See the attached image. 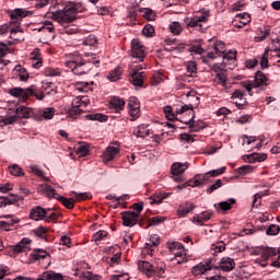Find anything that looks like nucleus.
Segmentation results:
<instances>
[{"mask_svg":"<svg viewBox=\"0 0 280 280\" xmlns=\"http://www.w3.org/2000/svg\"><path fill=\"white\" fill-rule=\"evenodd\" d=\"M52 19L58 21L60 25H65L67 23H73L78 19V13L75 12V8L73 4H67L63 10L52 11Z\"/></svg>","mask_w":280,"mask_h":280,"instance_id":"nucleus-1","label":"nucleus"},{"mask_svg":"<svg viewBox=\"0 0 280 280\" xmlns=\"http://www.w3.org/2000/svg\"><path fill=\"white\" fill-rule=\"evenodd\" d=\"M27 14H30V12L23 9H14L10 13L11 22L9 27L11 34H23V28H21V21H23Z\"/></svg>","mask_w":280,"mask_h":280,"instance_id":"nucleus-2","label":"nucleus"},{"mask_svg":"<svg viewBox=\"0 0 280 280\" xmlns=\"http://www.w3.org/2000/svg\"><path fill=\"white\" fill-rule=\"evenodd\" d=\"M187 110L189 112V119L186 118H182L179 119V121L182 124H185V126H188V128L190 129V132H198V130H202V128L205 127H200L196 124V112H194V105H184L182 106L176 113L177 115H183L184 113H187Z\"/></svg>","mask_w":280,"mask_h":280,"instance_id":"nucleus-3","label":"nucleus"},{"mask_svg":"<svg viewBox=\"0 0 280 280\" xmlns=\"http://www.w3.org/2000/svg\"><path fill=\"white\" fill-rule=\"evenodd\" d=\"M131 58H136L139 62H143V59L145 58V47L139 38L131 40Z\"/></svg>","mask_w":280,"mask_h":280,"instance_id":"nucleus-4","label":"nucleus"},{"mask_svg":"<svg viewBox=\"0 0 280 280\" xmlns=\"http://www.w3.org/2000/svg\"><path fill=\"white\" fill-rule=\"evenodd\" d=\"M121 215H122L124 226L132 228L137 224L139 220V213L135 211H125V212H121Z\"/></svg>","mask_w":280,"mask_h":280,"instance_id":"nucleus-5","label":"nucleus"},{"mask_svg":"<svg viewBox=\"0 0 280 280\" xmlns=\"http://www.w3.org/2000/svg\"><path fill=\"white\" fill-rule=\"evenodd\" d=\"M214 270L231 272V270H235V260L231 257H223L220 261V266H215Z\"/></svg>","mask_w":280,"mask_h":280,"instance_id":"nucleus-6","label":"nucleus"},{"mask_svg":"<svg viewBox=\"0 0 280 280\" xmlns=\"http://www.w3.org/2000/svg\"><path fill=\"white\" fill-rule=\"evenodd\" d=\"M248 23H250V15L246 12L236 14L235 19L232 21L234 27H237L238 30L248 25Z\"/></svg>","mask_w":280,"mask_h":280,"instance_id":"nucleus-7","label":"nucleus"},{"mask_svg":"<svg viewBox=\"0 0 280 280\" xmlns=\"http://www.w3.org/2000/svg\"><path fill=\"white\" fill-rule=\"evenodd\" d=\"M139 69L140 68H133L131 78L129 79L131 84H133V86H143V82L145 80V72L144 71L139 72Z\"/></svg>","mask_w":280,"mask_h":280,"instance_id":"nucleus-8","label":"nucleus"},{"mask_svg":"<svg viewBox=\"0 0 280 280\" xmlns=\"http://www.w3.org/2000/svg\"><path fill=\"white\" fill-rule=\"evenodd\" d=\"M47 211H51V209H44L40 206H37L31 210L30 219L35 220V222H38V220H45L47 218Z\"/></svg>","mask_w":280,"mask_h":280,"instance_id":"nucleus-9","label":"nucleus"},{"mask_svg":"<svg viewBox=\"0 0 280 280\" xmlns=\"http://www.w3.org/2000/svg\"><path fill=\"white\" fill-rule=\"evenodd\" d=\"M10 95L13 97H23L24 100H27L30 95H34V90L31 88L22 89V88H13L9 90Z\"/></svg>","mask_w":280,"mask_h":280,"instance_id":"nucleus-10","label":"nucleus"},{"mask_svg":"<svg viewBox=\"0 0 280 280\" xmlns=\"http://www.w3.org/2000/svg\"><path fill=\"white\" fill-rule=\"evenodd\" d=\"M138 268L141 272H144L147 277H153V275H156V271L154 270V266L145 260H139Z\"/></svg>","mask_w":280,"mask_h":280,"instance_id":"nucleus-11","label":"nucleus"},{"mask_svg":"<svg viewBox=\"0 0 280 280\" xmlns=\"http://www.w3.org/2000/svg\"><path fill=\"white\" fill-rule=\"evenodd\" d=\"M119 153V147H107L103 153V163H110L115 155Z\"/></svg>","mask_w":280,"mask_h":280,"instance_id":"nucleus-12","label":"nucleus"},{"mask_svg":"<svg viewBox=\"0 0 280 280\" xmlns=\"http://www.w3.org/2000/svg\"><path fill=\"white\" fill-rule=\"evenodd\" d=\"M207 270H213V266H211V260L206 261V264H199L197 266H195L191 269L192 275H195V277H198V275H205L207 272Z\"/></svg>","mask_w":280,"mask_h":280,"instance_id":"nucleus-13","label":"nucleus"},{"mask_svg":"<svg viewBox=\"0 0 280 280\" xmlns=\"http://www.w3.org/2000/svg\"><path fill=\"white\" fill-rule=\"evenodd\" d=\"M259 86H268V77L261 70H258L254 79V88L259 89Z\"/></svg>","mask_w":280,"mask_h":280,"instance_id":"nucleus-14","label":"nucleus"},{"mask_svg":"<svg viewBox=\"0 0 280 280\" xmlns=\"http://www.w3.org/2000/svg\"><path fill=\"white\" fill-rule=\"evenodd\" d=\"M32 259H34L35 261H40V260H45V259H51V255H49V253H47V250L45 249H40V248H35L33 250V253L31 254Z\"/></svg>","mask_w":280,"mask_h":280,"instance_id":"nucleus-15","label":"nucleus"},{"mask_svg":"<svg viewBox=\"0 0 280 280\" xmlns=\"http://www.w3.org/2000/svg\"><path fill=\"white\" fill-rule=\"evenodd\" d=\"M207 16H209V13H206L198 18H194L187 22V26L188 27H199V30H202L201 23H207V21H208Z\"/></svg>","mask_w":280,"mask_h":280,"instance_id":"nucleus-16","label":"nucleus"},{"mask_svg":"<svg viewBox=\"0 0 280 280\" xmlns=\"http://www.w3.org/2000/svg\"><path fill=\"white\" fill-rule=\"evenodd\" d=\"M212 69L215 71L217 78L222 86H226V69L221 68L218 65H214Z\"/></svg>","mask_w":280,"mask_h":280,"instance_id":"nucleus-17","label":"nucleus"},{"mask_svg":"<svg viewBox=\"0 0 280 280\" xmlns=\"http://www.w3.org/2000/svg\"><path fill=\"white\" fill-rule=\"evenodd\" d=\"M183 244L178 242H173L168 244V250L174 255V257H183Z\"/></svg>","mask_w":280,"mask_h":280,"instance_id":"nucleus-18","label":"nucleus"},{"mask_svg":"<svg viewBox=\"0 0 280 280\" xmlns=\"http://www.w3.org/2000/svg\"><path fill=\"white\" fill-rule=\"evenodd\" d=\"M279 252H277V248L275 247H264L261 249V257L264 259V261H268V259H270V257H276V255Z\"/></svg>","mask_w":280,"mask_h":280,"instance_id":"nucleus-19","label":"nucleus"},{"mask_svg":"<svg viewBox=\"0 0 280 280\" xmlns=\"http://www.w3.org/2000/svg\"><path fill=\"white\" fill-rule=\"evenodd\" d=\"M195 208L196 207L194 206V203H183L179 206L178 215H180V218H185V215L191 213V211H194Z\"/></svg>","mask_w":280,"mask_h":280,"instance_id":"nucleus-20","label":"nucleus"},{"mask_svg":"<svg viewBox=\"0 0 280 280\" xmlns=\"http://www.w3.org/2000/svg\"><path fill=\"white\" fill-rule=\"evenodd\" d=\"M15 113L20 119H30L32 109H30V107L21 106L15 109Z\"/></svg>","mask_w":280,"mask_h":280,"instance_id":"nucleus-21","label":"nucleus"},{"mask_svg":"<svg viewBox=\"0 0 280 280\" xmlns=\"http://www.w3.org/2000/svg\"><path fill=\"white\" fill-rule=\"evenodd\" d=\"M247 159L249 163H255L256 161L261 163V161H266L268 159V155L266 153H253L247 155Z\"/></svg>","mask_w":280,"mask_h":280,"instance_id":"nucleus-22","label":"nucleus"},{"mask_svg":"<svg viewBox=\"0 0 280 280\" xmlns=\"http://www.w3.org/2000/svg\"><path fill=\"white\" fill-rule=\"evenodd\" d=\"M27 244H32V240L23 238L21 242H19L15 246L12 247V250L18 254L23 253V250L25 249V246H27Z\"/></svg>","mask_w":280,"mask_h":280,"instance_id":"nucleus-23","label":"nucleus"},{"mask_svg":"<svg viewBox=\"0 0 280 280\" xmlns=\"http://www.w3.org/2000/svg\"><path fill=\"white\" fill-rule=\"evenodd\" d=\"M109 104L110 108H113L114 110H122L124 106H126V102H124V100L119 97H114Z\"/></svg>","mask_w":280,"mask_h":280,"instance_id":"nucleus-24","label":"nucleus"},{"mask_svg":"<svg viewBox=\"0 0 280 280\" xmlns=\"http://www.w3.org/2000/svg\"><path fill=\"white\" fill-rule=\"evenodd\" d=\"M203 182L200 179V174L195 175L192 179H189L186 184H184V187H202Z\"/></svg>","mask_w":280,"mask_h":280,"instance_id":"nucleus-25","label":"nucleus"},{"mask_svg":"<svg viewBox=\"0 0 280 280\" xmlns=\"http://www.w3.org/2000/svg\"><path fill=\"white\" fill-rule=\"evenodd\" d=\"M86 119H90L91 121H101L103 124V121H108V116L104 115V114H89L85 116Z\"/></svg>","mask_w":280,"mask_h":280,"instance_id":"nucleus-26","label":"nucleus"},{"mask_svg":"<svg viewBox=\"0 0 280 280\" xmlns=\"http://www.w3.org/2000/svg\"><path fill=\"white\" fill-rule=\"evenodd\" d=\"M185 167V164L183 163H174L171 167V174H185V170L187 168V165Z\"/></svg>","mask_w":280,"mask_h":280,"instance_id":"nucleus-27","label":"nucleus"},{"mask_svg":"<svg viewBox=\"0 0 280 280\" xmlns=\"http://www.w3.org/2000/svg\"><path fill=\"white\" fill-rule=\"evenodd\" d=\"M170 30L172 34L178 36L183 32V26L180 25L179 22H172L170 24Z\"/></svg>","mask_w":280,"mask_h":280,"instance_id":"nucleus-28","label":"nucleus"},{"mask_svg":"<svg viewBox=\"0 0 280 280\" xmlns=\"http://www.w3.org/2000/svg\"><path fill=\"white\" fill-rule=\"evenodd\" d=\"M164 114L168 121H178V118H176V114H174L172 106L164 107Z\"/></svg>","mask_w":280,"mask_h":280,"instance_id":"nucleus-29","label":"nucleus"},{"mask_svg":"<svg viewBox=\"0 0 280 280\" xmlns=\"http://www.w3.org/2000/svg\"><path fill=\"white\" fill-rule=\"evenodd\" d=\"M32 60H37L35 63H33L34 69H40V67H43V60L40 58H38V56H40V54L38 52V49H35L32 52Z\"/></svg>","mask_w":280,"mask_h":280,"instance_id":"nucleus-30","label":"nucleus"},{"mask_svg":"<svg viewBox=\"0 0 280 280\" xmlns=\"http://www.w3.org/2000/svg\"><path fill=\"white\" fill-rule=\"evenodd\" d=\"M60 202L66 209H73L75 207V199L73 198L63 197Z\"/></svg>","mask_w":280,"mask_h":280,"instance_id":"nucleus-31","label":"nucleus"},{"mask_svg":"<svg viewBox=\"0 0 280 280\" xmlns=\"http://www.w3.org/2000/svg\"><path fill=\"white\" fill-rule=\"evenodd\" d=\"M186 97H188V102H191L192 104H195V106H200V97L196 96V92H188L186 94Z\"/></svg>","mask_w":280,"mask_h":280,"instance_id":"nucleus-32","label":"nucleus"},{"mask_svg":"<svg viewBox=\"0 0 280 280\" xmlns=\"http://www.w3.org/2000/svg\"><path fill=\"white\" fill-rule=\"evenodd\" d=\"M151 132L152 131L150 129H147L145 127L140 126V127H138V130H137V132H135V135H136V137L144 138V137H150Z\"/></svg>","mask_w":280,"mask_h":280,"instance_id":"nucleus-33","label":"nucleus"},{"mask_svg":"<svg viewBox=\"0 0 280 280\" xmlns=\"http://www.w3.org/2000/svg\"><path fill=\"white\" fill-rule=\"evenodd\" d=\"M9 172L12 176H25V173L21 170V167L16 164H13L9 167Z\"/></svg>","mask_w":280,"mask_h":280,"instance_id":"nucleus-34","label":"nucleus"},{"mask_svg":"<svg viewBox=\"0 0 280 280\" xmlns=\"http://www.w3.org/2000/svg\"><path fill=\"white\" fill-rule=\"evenodd\" d=\"M15 71L20 72V80H22V82H25L26 80L30 79V73H27V70H25V68L21 67V65H19L15 68Z\"/></svg>","mask_w":280,"mask_h":280,"instance_id":"nucleus-35","label":"nucleus"},{"mask_svg":"<svg viewBox=\"0 0 280 280\" xmlns=\"http://www.w3.org/2000/svg\"><path fill=\"white\" fill-rule=\"evenodd\" d=\"M33 233L36 237H39L40 240H47V237H45V233H47V228L45 226L37 228L33 231Z\"/></svg>","mask_w":280,"mask_h":280,"instance_id":"nucleus-36","label":"nucleus"},{"mask_svg":"<svg viewBox=\"0 0 280 280\" xmlns=\"http://www.w3.org/2000/svg\"><path fill=\"white\" fill-rule=\"evenodd\" d=\"M14 224H19V220H11V221H0V229H4V231H10L8 226H14Z\"/></svg>","mask_w":280,"mask_h":280,"instance_id":"nucleus-37","label":"nucleus"},{"mask_svg":"<svg viewBox=\"0 0 280 280\" xmlns=\"http://www.w3.org/2000/svg\"><path fill=\"white\" fill-rule=\"evenodd\" d=\"M280 226L276 224H270L266 230L267 235H279Z\"/></svg>","mask_w":280,"mask_h":280,"instance_id":"nucleus-38","label":"nucleus"},{"mask_svg":"<svg viewBox=\"0 0 280 280\" xmlns=\"http://www.w3.org/2000/svg\"><path fill=\"white\" fill-rule=\"evenodd\" d=\"M90 150H89V145L86 144H80L77 148V154H79V156H86V154H89Z\"/></svg>","mask_w":280,"mask_h":280,"instance_id":"nucleus-39","label":"nucleus"},{"mask_svg":"<svg viewBox=\"0 0 280 280\" xmlns=\"http://www.w3.org/2000/svg\"><path fill=\"white\" fill-rule=\"evenodd\" d=\"M0 200H3L5 207H8V205H14L16 202V197H14V194H10L7 197H0Z\"/></svg>","mask_w":280,"mask_h":280,"instance_id":"nucleus-40","label":"nucleus"},{"mask_svg":"<svg viewBox=\"0 0 280 280\" xmlns=\"http://www.w3.org/2000/svg\"><path fill=\"white\" fill-rule=\"evenodd\" d=\"M142 34L143 36H147L148 38H150L151 36L154 35V26H152L151 24H147L142 30Z\"/></svg>","mask_w":280,"mask_h":280,"instance_id":"nucleus-41","label":"nucleus"},{"mask_svg":"<svg viewBox=\"0 0 280 280\" xmlns=\"http://www.w3.org/2000/svg\"><path fill=\"white\" fill-rule=\"evenodd\" d=\"M107 78H108V80H110V82H117V80H119V78H121V71H119V69H115L114 71H112L109 73V75Z\"/></svg>","mask_w":280,"mask_h":280,"instance_id":"nucleus-42","label":"nucleus"},{"mask_svg":"<svg viewBox=\"0 0 280 280\" xmlns=\"http://www.w3.org/2000/svg\"><path fill=\"white\" fill-rule=\"evenodd\" d=\"M128 108H141V104L139 103V100L137 97L131 96L128 102Z\"/></svg>","mask_w":280,"mask_h":280,"instance_id":"nucleus-43","label":"nucleus"},{"mask_svg":"<svg viewBox=\"0 0 280 280\" xmlns=\"http://www.w3.org/2000/svg\"><path fill=\"white\" fill-rule=\"evenodd\" d=\"M161 242V237L154 235L150 237V243L145 244V248H151L152 246H159V243Z\"/></svg>","mask_w":280,"mask_h":280,"instance_id":"nucleus-44","label":"nucleus"},{"mask_svg":"<svg viewBox=\"0 0 280 280\" xmlns=\"http://www.w3.org/2000/svg\"><path fill=\"white\" fill-rule=\"evenodd\" d=\"M107 236H108V232L104 230H100L93 235V240L94 242H100L101 240H104V237H107Z\"/></svg>","mask_w":280,"mask_h":280,"instance_id":"nucleus-45","label":"nucleus"},{"mask_svg":"<svg viewBox=\"0 0 280 280\" xmlns=\"http://www.w3.org/2000/svg\"><path fill=\"white\" fill-rule=\"evenodd\" d=\"M72 194H74V196L77 197V199H74L75 201L89 200V199L92 198V196L89 195L88 192H75V191H72Z\"/></svg>","mask_w":280,"mask_h":280,"instance_id":"nucleus-46","label":"nucleus"},{"mask_svg":"<svg viewBox=\"0 0 280 280\" xmlns=\"http://www.w3.org/2000/svg\"><path fill=\"white\" fill-rule=\"evenodd\" d=\"M69 117H72V119H75L77 115H82V109L80 107L72 105V108L69 109Z\"/></svg>","mask_w":280,"mask_h":280,"instance_id":"nucleus-47","label":"nucleus"},{"mask_svg":"<svg viewBox=\"0 0 280 280\" xmlns=\"http://www.w3.org/2000/svg\"><path fill=\"white\" fill-rule=\"evenodd\" d=\"M220 187H222V179H217L215 183L207 189V194H213V191L220 189Z\"/></svg>","mask_w":280,"mask_h":280,"instance_id":"nucleus-48","label":"nucleus"},{"mask_svg":"<svg viewBox=\"0 0 280 280\" xmlns=\"http://www.w3.org/2000/svg\"><path fill=\"white\" fill-rule=\"evenodd\" d=\"M226 172V167H221L219 170H212L210 172H207L206 174L214 178L215 176H220V174H224Z\"/></svg>","mask_w":280,"mask_h":280,"instance_id":"nucleus-49","label":"nucleus"},{"mask_svg":"<svg viewBox=\"0 0 280 280\" xmlns=\"http://www.w3.org/2000/svg\"><path fill=\"white\" fill-rule=\"evenodd\" d=\"M55 113H56V108L54 107L47 108L45 112H43V117L44 119H52Z\"/></svg>","mask_w":280,"mask_h":280,"instance_id":"nucleus-50","label":"nucleus"},{"mask_svg":"<svg viewBox=\"0 0 280 280\" xmlns=\"http://www.w3.org/2000/svg\"><path fill=\"white\" fill-rule=\"evenodd\" d=\"M129 115L132 118V121H135V119H139L141 115V108H129Z\"/></svg>","mask_w":280,"mask_h":280,"instance_id":"nucleus-51","label":"nucleus"},{"mask_svg":"<svg viewBox=\"0 0 280 280\" xmlns=\"http://www.w3.org/2000/svg\"><path fill=\"white\" fill-rule=\"evenodd\" d=\"M214 49L215 54H226V50H224V43L222 42H215Z\"/></svg>","mask_w":280,"mask_h":280,"instance_id":"nucleus-52","label":"nucleus"},{"mask_svg":"<svg viewBox=\"0 0 280 280\" xmlns=\"http://www.w3.org/2000/svg\"><path fill=\"white\" fill-rule=\"evenodd\" d=\"M83 73H86V68H84V63H77V68L74 69L75 75H83Z\"/></svg>","mask_w":280,"mask_h":280,"instance_id":"nucleus-53","label":"nucleus"},{"mask_svg":"<svg viewBox=\"0 0 280 280\" xmlns=\"http://www.w3.org/2000/svg\"><path fill=\"white\" fill-rule=\"evenodd\" d=\"M253 172V166L250 165H243L238 168V174L245 176V174H250Z\"/></svg>","mask_w":280,"mask_h":280,"instance_id":"nucleus-54","label":"nucleus"},{"mask_svg":"<svg viewBox=\"0 0 280 280\" xmlns=\"http://www.w3.org/2000/svg\"><path fill=\"white\" fill-rule=\"evenodd\" d=\"M83 45H97V37H95V35H90L84 42Z\"/></svg>","mask_w":280,"mask_h":280,"instance_id":"nucleus-55","label":"nucleus"},{"mask_svg":"<svg viewBox=\"0 0 280 280\" xmlns=\"http://www.w3.org/2000/svg\"><path fill=\"white\" fill-rule=\"evenodd\" d=\"M261 69H268V51H265L260 59Z\"/></svg>","mask_w":280,"mask_h":280,"instance_id":"nucleus-56","label":"nucleus"},{"mask_svg":"<svg viewBox=\"0 0 280 280\" xmlns=\"http://www.w3.org/2000/svg\"><path fill=\"white\" fill-rule=\"evenodd\" d=\"M237 58V51H229L228 54H223V60H235Z\"/></svg>","mask_w":280,"mask_h":280,"instance_id":"nucleus-57","label":"nucleus"},{"mask_svg":"<svg viewBox=\"0 0 280 280\" xmlns=\"http://www.w3.org/2000/svg\"><path fill=\"white\" fill-rule=\"evenodd\" d=\"M242 8H246V3L240 0L238 2L233 4L232 10H234V12H240Z\"/></svg>","mask_w":280,"mask_h":280,"instance_id":"nucleus-58","label":"nucleus"},{"mask_svg":"<svg viewBox=\"0 0 280 280\" xmlns=\"http://www.w3.org/2000/svg\"><path fill=\"white\" fill-rule=\"evenodd\" d=\"M131 209L137 211L136 213H138V218H139V213H141L143 211V202L133 203L131 206Z\"/></svg>","mask_w":280,"mask_h":280,"instance_id":"nucleus-59","label":"nucleus"},{"mask_svg":"<svg viewBox=\"0 0 280 280\" xmlns=\"http://www.w3.org/2000/svg\"><path fill=\"white\" fill-rule=\"evenodd\" d=\"M144 19H147L148 21H154V11H152V9H147V11L143 14Z\"/></svg>","mask_w":280,"mask_h":280,"instance_id":"nucleus-60","label":"nucleus"},{"mask_svg":"<svg viewBox=\"0 0 280 280\" xmlns=\"http://www.w3.org/2000/svg\"><path fill=\"white\" fill-rule=\"evenodd\" d=\"M257 65H259V61L257 59L247 60L245 62V67L247 69H254V67H257Z\"/></svg>","mask_w":280,"mask_h":280,"instance_id":"nucleus-61","label":"nucleus"},{"mask_svg":"<svg viewBox=\"0 0 280 280\" xmlns=\"http://www.w3.org/2000/svg\"><path fill=\"white\" fill-rule=\"evenodd\" d=\"M82 280H100V278H97L96 276H93V272L88 271L83 273Z\"/></svg>","mask_w":280,"mask_h":280,"instance_id":"nucleus-62","label":"nucleus"},{"mask_svg":"<svg viewBox=\"0 0 280 280\" xmlns=\"http://www.w3.org/2000/svg\"><path fill=\"white\" fill-rule=\"evenodd\" d=\"M219 209H222V211H231V203H229V201H221L219 202Z\"/></svg>","mask_w":280,"mask_h":280,"instance_id":"nucleus-63","label":"nucleus"},{"mask_svg":"<svg viewBox=\"0 0 280 280\" xmlns=\"http://www.w3.org/2000/svg\"><path fill=\"white\" fill-rule=\"evenodd\" d=\"M197 69L198 68L196 67V62H194V61L188 62V65H187L188 73H196Z\"/></svg>","mask_w":280,"mask_h":280,"instance_id":"nucleus-64","label":"nucleus"}]
</instances>
